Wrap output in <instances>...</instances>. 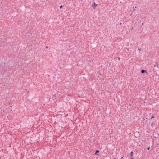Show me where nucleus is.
Returning <instances> with one entry per match:
<instances>
[{
  "instance_id": "6e6552de",
  "label": "nucleus",
  "mask_w": 159,
  "mask_h": 159,
  "mask_svg": "<svg viewBox=\"0 0 159 159\" xmlns=\"http://www.w3.org/2000/svg\"><path fill=\"white\" fill-rule=\"evenodd\" d=\"M155 117H154V116L153 115L151 118V119H152V118H154Z\"/></svg>"
},
{
  "instance_id": "9d476101",
  "label": "nucleus",
  "mask_w": 159,
  "mask_h": 159,
  "mask_svg": "<svg viewBox=\"0 0 159 159\" xmlns=\"http://www.w3.org/2000/svg\"><path fill=\"white\" fill-rule=\"evenodd\" d=\"M141 48L140 47V48H139L138 50L139 51H140L141 50Z\"/></svg>"
},
{
  "instance_id": "f257e3e1",
  "label": "nucleus",
  "mask_w": 159,
  "mask_h": 159,
  "mask_svg": "<svg viewBox=\"0 0 159 159\" xmlns=\"http://www.w3.org/2000/svg\"><path fill=\"white\" fill-rule=\"evenodd\" d=\"M97 6V4L95 3L94 2H93L92 5V7L93 9H95L96 8V7Z\"/></svg>"
},
{
  "instance_id": "423d86ee",
  "label": "nucleus",
  "mask_w": 159,
  "mask_h": 159,
  "mask_svg": "<svg viewBox=\"0 0 159 159\" xmlns=\"http://www.w3.org/2000/svg\"><path fill=\"white\" fill-rule=\"evenodd\" d=\"M154 122H152L151 123V126H153V125H154Z\"/></svg>"
},
{
  "instance_id": "ddd939ff",
  "label": "nucleus",
  "mask_w": 159,
  "mask_h": 159,
  "mask_svg": "<svg viewBox=\"0 0 159 159\" xmlns=\"http://www.w3.org/2000/svg\"><path fill=\"white\" fill-rule=\"evenodd\" d=\"M130 159H134V158H133V157H131L130 158Z\"/></svg>"
},
{
  "instance_id": "0eeeda50",
  "label": "nucleus",
  "mask_w": 159,
  "mask_h": 159,
  "mask_svg": "<svg viewBox=\"0 0 159 159\" xmlns=\"http://www.w3.org/2000/svg\"><path fill=\"white\" fill-rule=\"evenodd\" d=\"M63 6L62 5H61L60 6V9H61L62 8V7H63Z\"/></svg>"
},
{
  "instance_id": "dca6fc26",
  "label": "nucleus",
  "mask_w": 159,
  "mask_h": 159,
  "mask_svg": "<svg viewBox=\"0 0 159 159\" xmlns=\"http://www.w3.org/2000/svg\"><path fill=\"white\" fill-rule=\"evenodd\" d=\"M132 14H133V12H132V13H131V15Z\"/></svg>"
},
{
  "instance_id": "f8f14e48",
  "label": "nucleus",
  "mask_w": 159,
  "mask_h": 159,
  "mask_svg": "<svg viewBox=\"0 0 159 159\" xmlns=\"http://www.w3.org/2000/svg\"><path fill=\"white\" fill-rule=\"evenodd\" d=\"M46 48H48V46H46Z\"/></svg>"
},
{
  "instance_id": "1a4fd4ad",
  "label": "nucleus",
  "mask_w": 159,
  "mask_h": 159,
  "mask_svg": "<svg viewBox=\"0 0 159 159\" xmlns=\"http://www.w3.org/2000/svg\"><path fill=\"white\" fill-rule=\"evenodd\" d=\"M150 146H148V147L147 148V149L148 150H149L150 149Z\"/></svg>"
},
{
  "instance_id": "20e7f679",
  "label": "nucleus",
  "mask_w": 159,
  "mask_h": 159,
  "mask_svg": "<svg viewBox=\"0 0 159 159\" xmlns=\"http://www.w3.org/2000/svg\"><path fill=\"white\" fill-rule=\"evenodd\" d=\"M99 152V151L98 150H96L95 151V154H97V153H98Z\"/></svg>"
},
{
  "instance_id": "7ed1b4c3",
  "label": "nucleus",
  "mask_w": 159,
  "mask_h": 159,
  "mask_svg": "<svg viewBox=\"0 0 159 159\" xmlns=\"http://www.w3.org/2000/svg\"><path fill=\"white\" fill-rule=\"evenodd\" d=\"M158 62H157L156 63L155 65H154V67H155L156 66H158Z\"/></svg>"
},
{
  "instance_id": "2eb2a0df",
  "label": "nucleus",
  "mask_w": 159,
  "mask_h": 159,
  "mask_svg": "<svg viewBox=\"0 0 159 159\" xmlns=\"http://www.w3.org/2000/svg\"><path fill=\"white\" fill-rule=\"evenodd\" d=\"M135 9H134V10H133V11H135Z\"/></svg>"
},
{
  "instance_id": "39448f33",
  "label": "nucleus",
  "mask_w": 159,
  "mask_h": 159,
  "mask_svg": "<svg viewBox=\"0 0 159 159\" xmlns=\"http://www.w3.org/2000/svg\"><path fill=\"white\" fill-rule=\"evenodd\" d=\"M133 151H131L130 152V156L132 157L133 156Z\"/></svg>"
},
{
  "instance_id": "4468645a",
  "label": "nucleus",
  "mask_w": 159,
  "mask_h": 159,
  "mask_svg": "<svg viewBox=\"0 0 159 159\" xmlns=\"http://www.w3.org/2000/svg\"><path fill=\"white\" fill-rule=\"evenodd\" d=\"M123 157H122L121 158V159H123Z\"/></svg>"
},
{
  "instance_id": "f03ea898",
  "label": "nucleus",
  "mask_w": 159,
  "mask_h": 159,
  "mask_svg": "<svg viewBox=\"0 0 159 159\" xmlns=\"http://www.w3.org/2000/svg\"><path fill=\"white\" fill-rule=\"evenodd\" d=\"M141 73H146V74L147 75L148 74V73L147 72V71H146V70H141Z\"/></svg>"
},
{
  "instance_id": "9b49d317",
  "label": "nucleus",
  "mask_w": 159,
  "mask_h": 159,
  "mask_svg": "<svg viewBox=\"0 0 159 159\" xmlns=\"http://www.w3.org/2000/svg\"><path fill=\"white\" fill-rule=\"evenodd\" d=\"M118 60H120V57H119L118 58Z\"/></svg>"
}]
</instances>
